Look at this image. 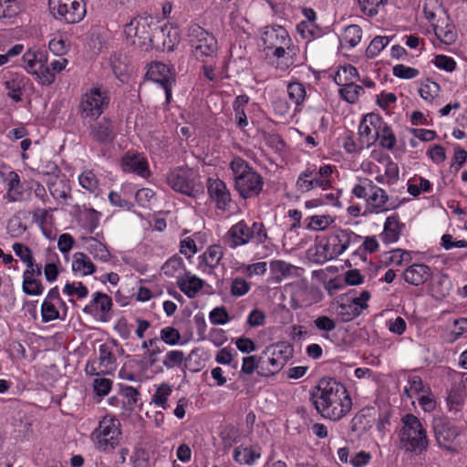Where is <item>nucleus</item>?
<instances>
[{"label":"nucleus","instance_id":"obj_20","mask_svg":"<svg viewBox=\"0 0 467 467\" xmlns=\"http://www.w3.org/2000/svg\"><path fill=\"white\" fill-rule=\"evenodd\" d=\"M206 184L209 196L216 204H227L231 202V193L221 179L209 178Z\"/></svg>","mask_w":467,"mask_h":467},{"label":"nucleus","instance_id":"obj_14","mask_svg":"<svg viewBox=\"0 0 467 467\" xmlns=\"http://www.w3.org/2000/svg\"><path fill=\"white\" fill-rule=\"evenodd\" d=\"M120 167L124 172L134 173L141 178L150 175L147 158L137 151L125 152L120 159Z\"/></svg>","mask_w":467,"mask_h":467},{"label":"nucleus","instance_id":"obj_17","mask_svg":"<svg viewBox=\"0 0 467 467\" xmlns=\"http://www.w3.org/2000/svg\"><path fill=\"white\" fill-rule=\"evenodd\" d=\"M197 357V349H192L187 357L181 350H171L163 359V365L171 369L174 367H181L184 362V368L191 372L200 371L199 364H192V359Z\"/></svg>","mask_w":467,"mask_h":467},{"label":"nucleus","instance_id":"obj_46","mask_svg":"<svg viewBox=\"0 0 467 467\" xmlns=\"http://www.w3.org/2000/svg\"><path fill=\"white\" fill-rule=\"evenodd\" d=\"M204 261L206 265L212 268L215 267L223 257V250L220 245H212L204 254Z\"/></svg>","mask_w":467,"mask_h":467},{"label":"nucleus","instance_id":"obj_7","mask_svg":"<svg viewBox=\"0 0 467 467\" xmlns=\"http://www.w3.org/2000/svg\"><path fill=\"white\" fill-rule=\"evenodd\" d=\"M119 426V420L115 418L104 417L99 421V426L91 433V439L99 450L106 451L115 448L120 435Z\"/></svg>","mask_w":467,"mask_h":467},{"label":"nucleus","instance_id":"obj_53","mask_svg":"<svg viewBox=\"0 0 467 467\" xmlns=\"http://www.w3.org/2000/svg\"><path fill=\"white\" fill-rule=\"evenodd\" d=\"M26 230L27 225L23 223L21 220H19L15 215L9 219L7 223V231L12 237L17 238L24 234Z\"/></svg>","mask_w":467,"mask_h":467},{"label":"nucleus","instance_id":"obj_33","mask_svg":"<svg viewBox=\"0 0 467 467\" xmlns=\"http://www.w3.org/2000/svg\"><path fill=\"white\" fill-rule=\"evenodd\" d=\"M364 92V88L354 82L343 86L339 89L341 98L348 103H355L358 99V97Z\"/></svg>","mask_w":467,"mask_h":467},{"label":"nucleus","instance_id":"obj_6","mask_svg":"<svg viewBox=\"0 0 467 467\" xmlns=\"http://www.w3.org/2000/svg\"><path fill=\"white\" fill-rule=\"evenodd\" d=\"M110 98L106 89L93 87L82 96L78 105V115L82 119H98L108 109Z\"/></svg>","mask_w":467,"mask_h":467},{"label":"nucleus","instance_id":"obj_12","mask_svg":"<svg viewBox=\"0 0 467 467\" xmlns=\"http://www.w3.org/2000/svg\"><path fill=\"white\" fill-rule=\"evenodd\" d=\"M0 177L6 183L7 192L4 197H6L8 202H24L27 199L32 201V192L24 187L19 175L15 171H9L6 173L0 171Z\"/></svg>","mask_w":467,"mask_h":467},{"label":"nucleus","instance_id":"obj_30","mask_svg":"<svg viewBox=\"0 0 467 467\" xmlns=\"http://www.w3.org/2000/svg\"><path fill=\"white\" fill-rule=\"evenodd\" d=\"M375 138L376 141L378 140H379V145L382 148L389 150H393L397 142L396 135L387 122L382 126L381 130H379L377 135H375Z\"/></svg>","mask_w":467,"mask_h":467},{"label":"nucleus","instance_id":"obj_39","mask_svg":"<svg viewBox=\"0 0 467 467\" xmlns=\"http://www.w3.org/2000/svg\"><path fill=\"white\" fill-rule=\"evenodd\" d=\"M359 140L364 141V146L369 147L376 142L375 134H372V130L369 124L365 121V117L361 119L358 126Z\"/></svg>","mask_w":467,"mask_h":467},{"label":"nucleus","instance_id":"obj_57","mask_svg":"<svg viewBox=\"0 0 467 467\" xmlns=\"http://www.w3.org/2000/svg\"><path fill=\"white\" fill-rule=\"evenodd\" d=\"M265 141L267 146L273 149L275 152H282L285 147V140L277 133H265Z\"/></svg>","mask_w":467,"mask_h":467},{"label":"nucleus","instance_id":"obj_54","mask_svg":"<svg viewBox=\"0 0 467 467\" xmlns=\"http://www.w3.org/2000/svg\"><path fill=\"white\" fill-rule=\"evenodd\" d=\"M433 64L446 72H452L456 68V61L446 55H437L433 59Z\"/></svg>","mask_w":467,"mask_h":467},{"label":"nucleus","instance_id":"obj_48","mask_svg":"<svg viewBox=\"0 0 467 467\" xmlns=\"http://www.w3.org/2000/svg\"><path fill=\"white\" fill-rule=\"evenodd\" d=\"M392 73L396 78L411 79L418 77L420 71L417 68L407 67L403 64H398L393 67Z\"/></svg>","mask_w":467,"mask_h":467},{"label":"nucleus","instance_id":"obj_44","mask_svg":"<svg viewBox=\"0 0 467 467\" xmlns=\"http://www.w3.org/2000/svg\"><path fill=\"white\" fill-rule=\"evenodd\" d=\"M314 257V261L317 264H323L335 258L332 254V250L330 249V244H328V241L325 244L320 243L316 245Z\"/></svg>","mask_w":467,"mask_h":467},{"label":"nucleus","instance_id":"obj_55","mask_svg":"<svg viewBox=\"0 0 467 467\" xmlns=\"http://www.w3.org/2000/svg\"><path fill=\"white\" fill-rule=\"evenodd\" d=\"M5 87L7 90V96L11 98L14 101L19 102L22 100V87L17 80H7L5 82Z\"/></svg>","mask_w":467,"mask_h":467},{"label":"nucleus","instance_id":"obj_11","mask_svg":"<svg viewBox=\"0 0 467 467\" xmlns=\"http://www.w3.org/2000/svg\"><path fill=\"white\" fill-rule=\"evenodd\" d=\"M262 41L265 53L280 52L281 49L288 48L289 46H292V39L288 32L281 26L265 27L262 35Z\"/></svg>","mask_w":467,"mask_h":467},{"label":"nucleus","instance_id":"obj_1","mask_svg":"<svg viewBox=\"0 0 467 467\" xmlns=\"http://www.w3.org/2000/svg\"><path fill=\"white\" fill-rule=\"evenodd\" d=\"M311 399L317 412L331 420L342 419L352 408L347 388L334 378L321 379L311 392Z\"/></svg>","mask_w":467,"mask_h":467},{"label":"nucleus","instance_id":"obj_10","mask_svg":"<svg viewBox=\"0 0 467 467\" xmlns=\"http://www.w3.org/2000/svg\"><path fill=\"white\" fill-rule=\"evenodd\" d=\"M146 78L160 84L165 93L166 102L171 99V89L176 80L174 69L161 62H152L149 65Z\"/></svg>","mask_w":467,"mask_h":467},{"label":"nucleus","instance_id":"obj_64","mask_svg":"<svg viewBox=\"0 0 467 467\" xmlns=\"http://www.w3.org/2000/svg\"><path fill=\"white\" fill-rule=\"evenodd\" d=\"M441 245L445 250H451L452 248H466L467 241H465V240L455 241L451 234H445L441 236Z\"/></svg>","mask_w":467,"mask_h":467},{"label":"nucleus","instance_id":"obj_60","mask_svg":"<svg viewBox=\"0 0 467 467\" xmlns=\"http://www.w3.org/2000/svg\"><path fill=\"white\" fill-rule=\"evenodd\" d=\"M250 289V284L242 277H236L232 281L231 294L234 296H242Z\"/></svg>","mask_w":467,"mask_h":467},{"label":"nucleus","instance_id":"obj_35","mask_svg":"<svg viewBox=\"0 0 467 467\" xmlns=\"http://www.w3.org/2000/svg\"><path fill=\"white\" fill-rule=\"evenodd\" d=\"M22 288L23 292L27 296H39L44 290L39 280L25 275H23Z\"/></svg>","mask_w":467,"mask_h":467},{"label":"nucleus","instance_id":"obj_50","mask_svg":"<svg viewBox=\"0 0 467 467\" xmlns=\"http://www.w3.org/2000/svg\"><path fill=\"white\" fill-rule=\"evenodd\" d=\"M171 393V388L170 385L163 383L159 386L152 396V402L158 406L165 409L167 402V397Z\"/></svg>","mask_w":467,"mask_h":467},{"label":"nucleus","instance_id":"obj_61","mask_svg":"<svg viewBox=\"0 0 467 467\" xmlns=\"http://www.w3.org/2000/svg\"><path fill=\"white\" fill-rule=\"evenodd\" d=\"M63 292L67 296H73L76 294L79 298H84L88 296V289L81 282L78 283L77 285L75 283H67L64 286Z\"/></svg>","mask_w":467,"mask_h":467},{"label":"nucleus","instance_id":"obj_27","mask_svg":"<svg viewBox=\"0 0 467 467\" xmlns=\"http://www.w3.org/2000/svg\"><path fill=\"white\" fill-rule=\"evenodd\" d=\"M74 272H82L83 275H92L96 272V265L84 253H76L72 263Z\"/></svg>","mask_w":467,"mask_h":467},{"label":"nucleus","instance_id":"obj_40","mask_svg":"<svg viewBox=\"0 0 467 467\" xmlns=\"http://www.w3.org/2000/svg\"><path fill=\"white\" fill-rule=\"evenodd\" d=\"M440 85L430 79H427L426 83H423L419 90L420 96L425 100H432L439 95Z\"/></svg>","mask_w":467,"mask_h":467},{"label":"nucleus","instance_id":"obj_31","mask_svg":"<svg viewBox=\"0 0 467 467\" xmlns=\"http://www.w3.org/2000/svg\"><path fill=\"white\" fill-rule=\"evenodd\" d=\"M400 232V223L396 217H388L384 225L382 240L387 244L396 242L399 239Z\"/></svg>","mask_w":467,"mask_h":467},{"label":"nucleus","instance_id":"obj_47","mask_svg":"<svg viewBox=\"0 0 467 467\" xmlns=\"http://www.w3.org/2000/svg\"><path fill=\"white\" fill-rule=\"evenodd\" d=\"M79 184L90 192H93L99 184V181L92 171H85L78 177Z\"/></svg>","mask_w":467,"mask_h":467},{"label":"nucleus","instance_id":"obj_52","mask_svg":"<svg viewBox=\"0 0 467 467\" xmlns=\"http://www.w3.org/2000/svg\"><path fill=\"white\" fill-rule=\"evenodd\" d=\"M42 320L45 323L56 320L59 317V312L48 300H44L41 306Z\"/></svg>","mask_w":467,"mask_h":467},{"label":"nucleus","instance_id":"obj_16","mask_svg":"<svg viewBox=\"0 0 467 467\" xmlns=\"http://www.w3.org/2000/svg\"><path fill=\"white\" fill-rule=\"evenodd\" d=\"M50 12L57 20L64 21L67 24H77L80 22L86 15V5L82 1L69 5H64L62 7L51 6Z\"/></svg>","mask_w":467,"mask_h":467},{"label":"nucleus","instance_id":"obj_51","mask_svg":"<svg viewBox=\"0 0 467 467\" xmlns=\"http://www.w3.org/2000/svg\"><path fill=\"white\" fill-rule=\"evenodd\" d=\"M32 220L36 222L43 230L47 224H53L54 218L49 214V211L37 208L33 211Z\"/></svg>","mask_w":467,"mask_h":467},{"label":"nucleus","instance_id":"obj_49","mask_svg":"<svg viewBox=\"0 0 467 467\" xmlns=\"http://www.w3.org/2000/svg\"><path fill=\"white\" fill-rule=\"evenodd\" d=\"M89 253L95 259H99L103 262H108L110 259V253L107 249L106 245L96 240L89 245Z\"/></svg>","mask_w":467,"mask_h":467},{"label":"nucleus","instance_id":"obj_56","mask_svg":"<svg viewBox=\"0 0 467 467\" xmlns=\"http://www.w3.org/2000/svg\"><path fill=\"white\" fill-rule=\"evenodd\" d=\"M209 318L213 325H224L230 320V317L224 306L213 308L209 315Z\"/></svg>","mask_w":467,"mask_h":467},{"label":"nucleus","instance_id":"obj_21","mask_svg":"<svg viewBox=\"0 0 467 467\" xmlns=\"http://www.w3.org/2000/svg\"><path fill=\"white\" fill-rule=\"evenodd\" d=\"M47 50L37 47L29 48L23 55L25 68L28 73H36V70L44 67L47 63Z\"/></svg>","mask_w":467,"mask_h":467},{"label":"nucleus","instance_id":"obj_2","mask_svg":"<svg viewBox=\"0 0 467 467\" xmlns=\"http://www.w3.org/2000/svg\"><path fill=\"white\" fill-rule=\"evenodd\" d=\"M168 27L154 25L153 28L148 23L147 18H135L126 25L124 32L127 38L132 39V44L141 48L161 49L162 51H173L178 42L177 32H174L173 38L171 30L167 33Z\"/></svg>","mask_w":467,"mask_h":467},{"label":"nucleus","instance_id":"obj_18","mask_svg":"<svg viewBox=\"0 0 467 467\" xmlns=\"http://www.w3.org/2000/svg\"><path fill=\"white\" fill-rule=\"evenodd\" d=\"M111 297L102 292H96L90 303L83 308V312L92 316L99 313V319L103 322H107L109 320V313L111 310Z\"/></svg>","mask_w":467,"mask_h":467},{"label":"nucleus","instance_id":"obj_24","mask_svg":"<svg viewBox=\"0 0 467 467\" xmlns=\"http://www.w3.org/2000/svg\"><path fill=\"white\" fill-rule=\"evenodd\" d=\"M299 268L294 265L282 260H274L270 262V271L275 280L279 283L283 278L289 276H298Z\"/></svg>","mask_w":467,"mask_h":467},{"label":"nucleus","instance_id":"obj_26","mask_svg":"<svg viewBox=\"0 0 467 467\" xmlns=\"http://www.w3.org/2000/svg\"><path fill=\"white\" fill-rule=\"evenodd\" d=\"M355 79H359L358 72L350 64L341 66L334 76V81L339 87L353 83Z\"/></svg>","mask_w":467,"mask_h":467},{"label":"nucleus","instance_id":"obj_45","mask_svg":"<svg viewBox=\"0 0 467 467\" xmlns=\"http://www.w3.org/2000/svg\"><path fill=\"white\" fill-rule=\"evenodd\" d=\"M13 250L16 256L20 258L21 261H23L25 264H26L27 267H30L33 265V254L30 248L23 244L20 243H15L13 244Z\"/></svg>","mask_w":467,"mask_h":467},{"label":"nucleus","instance_id":"obj_3","mask_svg":"<svg viewBox=\"0 0 467 467\" xmlns=\"http://www.w3.org/2000/svg\"><path fill=\"white\" fill-rule=\"evenodd\" d=\"M230 168L234 178V187L243 199L256 197L264 186L263 177L240 157L234 158Z\"/></svg>","mask_w":467,"mask_h":467},{"label":"nucleus","instance_id":"obj_32","mask_svg":"<svg viewBox=\"0 0 467 467\" xmlns=\"http://www.w3.org/2000/svg\"><path fill=\"white\" fill-rule=\"evenodd\" d=\"M289 99L296 104V108L301 106L306 99V90L304 84L292 82L287 85Z\"/></svg>","mask_w":467,"mask_h":467},{"label":"nucleus","instance_id":"obj_28","mask_svg":"<svg viewBox=\"0 0 467 467\" xmlns=\"http://www.w3.org/2000/svg\"><path fill=\"white\" fill-rule=\"evenodd\" d=\"M261 453L255 447H237L234 451V458L239 463L253 464Z\"/></svg>","mask_w":467,"mask_h":467},{"label":"nucleus","instance_id":"obj_22","mask_svg":"<svg viewBox=\"0 0 467 467\" xmlns=\"http://www.w3.org/2000/svg\"><path fill=\"white\" fill-rule=\"evenodd\" d=\"M431 276V270L424 264H414L409 266L403 273L404 280L416 286L427 282Z\"/></svg>","mask_w":467,"mask_h":467},{"label":"nucleus","instance_id":"obj_15","mask_svg":"<svg viewBox=\"0 0 467 467\" xmlns=\"http://www.w3.org/2000/svg\"><path fill=\"white\" fill-rule=\"evenodd\" d=\"M352 193L359 199H365L368 204L370 202H378L377 204H385L388 201L385 192L367 178L360 180L359 183L353 187Z\"/></svg>","mask_w":467,"mask_h":467},{"label":"nucleus","instance_id":"obj_9","mask_svg":"<svg viewBox=\"0 0 467 467\" xmlns=\"http://www.w3.org/2000/svg\"><path fill=\"white\" fill-rule=\"evenodd\" d=\"M432 430L439 447L449 451H456L453 443L460 435L458 427L446 418L437 417L432 420Z\"/></svg>","mask_w":467,"mask_h":467},{"label":"nucleus","instance_id":"obj_4","mask_svg":"<svg viewBox=\"0 0 467 467\" xmlns=\"http://www.w3.org/2000/svg\"><path fill=\"white\" fill-rule=\"evenodd\" d=\"M401 420L403 426L400 432V447L416 455L421 454L429 446L426 430L413 414H406Z\"/></svg>","mask_w":467,"mask_h":467},{"label":"nucleus","instance_id":"obj_63","mask_svg":"<svg viewBox=\"0 0 467 467\" xmlns=\"http://www.w3.org/2000/svg\"><path fill=\"white\" fill-rule=\"evenodd\" d=\"M383 160L386 162L385 176L388 178V182H394L399 178L398 165L389 155H386Z\"/></svg>","mask_w":467,"mask_h":467},{"label":"nucleus","instance_id":"obj_8","mask_svg":"<svg viewBox=\"0 0 467 467\" xmlns=\"http://www.w3.org/2000/svg\"><path fill=\"white\" fill-rule=\"evenodd\" d=\"M192 53L198 60H214L218 55V43L214 36L202 27L194 30V37L191 40Z\"/></svg>","mask_w":467,"mask_h":467},{"label":"nucleus","instance_id":"obj_41","mask_svg":"<svg viewBox=\"0 0 467 467\" xmlns=\"http://www.w3.org/2000/svg\"><path fill=\"white\" fill-rule=\"evenodd\" d=\"M337 311L338 316L341 317V319L344 322L350 321L361 314L360 309H358V306H356L355 305H351L350 303L339 304Z\"/></svg>","mask_w":467,"mask_h":467},{"label":"nucleus","instance_id":"obj_19","mask_svg":"<svg viewBox=\"0 0 467 467\" xmlns=\"http://www.w3.org/2000/svg\"><path fill=\"white\" fill-rule=\"evenodd\" d=\"M297 47L294 45L289 46L288 48H283L280 52L266 53V56L271 60V64L277 71L281 73L286 72L296 63Z\"/></svg>","mask_w":467,"mask_h":467},{"label":"nucleus","instance_id":"obj_34","mask_svg":"<svg viewBox=\"0 0 467 467\" xmlns=\"http://www.w3.org/2000/svg\"><path fill=\"white\" fill-rule=\"evenodd\" d=\"M390 39L388 36H377L369 43L366 49V56L368 58H374L381 50L389 43Z\"/></svg>","mask_w":467,"mask_h":467},{"label":"nucleus","instance_id":"obj_43","mask_svg":"<svg viewBox=\"0 0 467 467\" xmlns=\"http://www.w3.org/2000/svg\"><path fill=\"white\" fill-rule=\"evenodd\" d=\"M19 12L16 0H0V19L12 18Z\"/></svg>","mask_w":467,"mask_h":467},{"label":"nucleus","instance_id":"obj_23","mask_svg":"<svg viewBox=\"0 0 467 467\" xmlns=\"http://www.w3.org/2000/svg\"><path fill=\"white\" fill-rule=\"evenodd\" d=\"M185 278L178 276L177 285L182 292L192 298L202 288L203 281L191 273L185 272Z\"/></svg>","mask_w":467,"mask_h":467},{"label":"nucleus","instance_id":"obj_36","mask_svg":"<svg viewBox=\"0 0 467 467\" xmlns=\"http://www.w3.org/2000/svg\"><path fill=\"white\" fill-rule=\"evenodd\" d=\"M100 213L94 210L93 208H84V211L81 212L80 220H82V216L85 217L83 225L88 229L90 233L98 227L99 225V218Z\"/></svg>","mask_w":467,"mask_h":467},{"label":"nucleus","instance_id":"obj_59","mask_svg":"<svg viewBox=\"0 0 467 467\" xmlns=\"http://www.w3.org/2000/svg\"><path fill=\"white\" fill-rule=\"evenodd\" d=\"M328 244H330L332 254L335 258L343 254L348 249L345 242L341 240V230L337 232V234L329 238Z\"/></svg>","mask_w":467,"mask_h":467},{"label":"nucleus","instance_id":"obj_5","mask_svg":"<svg viewBox=\"0 0 467 467\" xmlns=\"http://www.w3.org/2000/svg\"><path fill=\"white\" fill-rule=\"evenodd\" d=\"M198 171L189 167H177L167 175L168 184L178 192L197 198L204 194Z\"/></svg>","mask_w":467,"mask_h":467},{"label":"nucleus","instance_id":"obj_37","mask_svg":"<svg viewBox=\"0 0 467 467\" xmlns=\"http://www.w3.org/2000/svg\"><path fill=\"white\" fill-rule=\"evenodd\" d=\"M308 219L307 228L314 231L325 230L334 222V218L330 215H312Z\"/></svg>","mask_w":467,"mask_h":467},{"label":"nucleus","instance_id":"obj_42","mask_svg":"<svg viewBox=\"0 0 467 467\" xmlns=\"http://www.w3.org/2000/svg\"><path fill=\"white\" fill-rule=\"evenodd\" d=\"M386 2L387 0H358L360 11L368 16L377 15L379 7Z\"/></svg>","mask_w":467,"mask_h":467},{"label":"nucleus","instance_id":"obj_13","mask_svg":"<svg viewBox=\"0 0 467 467\" xmlns=\"http://www.w3.org/2000/svg\"><path fill=\"white\" fill-rule=\"evenodd\" d=\"M88 134L93 141L103 146L111 144L117 137L114 122L107 117L91 124Z\"/></svg>","mask_w":467,"mask_h":467},{"label":"nucleus","instance_id":"obj_29","mask_svg":"<svg viewBox=\"0 0 467 467\" xmlns=\"http://www.w3.org/2000/svg\"><path fill=\"white\" fill-rule=\"evenodd\" d=\"M362 29L358 25H350L345 27L341 35L340 42L342 46H348V47H356L361 40Z\"/></svg>","mask_w":467,"mask_h":467},{"label":"nucleus","instance_id":"obj_38","mask_svg":"<svg viewBox=\"0 0 467 467\" xmlns=\"http://www.w3.org/2000/svg\"><path fill=\"white\" fill-rule=\"evenodd\" d=\"M161 270L165 275L174 276L183 270V260L180 256H172L162 265Z\"/></svg>","mask_w":467,"mask_h":467},{"label":"nucleus","instance_id":"obj_62","mask_svg":"<svg viewBox=\"0 0 467 467\" xmlns=\"http://www.w3.org/2000/svg\"><path fill=\"white\" fill-rule=\"evenodd\" d=\"M33 75H36L40 83L45 86L51 85L56 78L55 73L50 70V67H47V63L36 70V73H32Z\"/></svg>","mask_w":467,"mask_h":467},{"label":"nucleus","instance_id":"obj_25","mask_svg":"<svg viewBox=\"0 0 467 467\" xmlns=\"http://www.w3.org/2000/svg\"><path fill=\"white\" fill-rule=\"evenodd\" d=\"M228 235L233 242L231 247L234 248L248 243L251 238V232L250 228L244 222H240L231 227Z\"/></svg>","mask_w":467,"mask_h":467},{"label":"nucleus","instance_id":"obj_58","mask_svg":"<svg viewBox=\"0 0 467 467\" xmlns=\"http://www.w3.org/2000/svg\"><path fill=\"white\" fill-rule=\"evenodd\" d=\"M161 339L166 344L174 346L179 343L181 339V334L176 328L172 327H167L161 330Z\"/></svg>","mask_w":467,"mask_h":467}]
</instances>
